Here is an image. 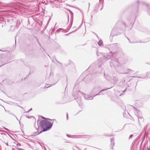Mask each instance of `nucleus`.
Masks as SVG:
<instances>
[{"mask_svg":"<svg viewBox=\"0 0 150 150\" xmlns=\"http://www.w3.org/2000/svg\"><path fill=\"white\" fill-rule=\"evenodd\" d=\"M41 117L44 119L41 120L40 123L41 127L43 129V131L50 129L52 127L53 124V122H51L50 120L51 121L52 120L45 119L42 116H41Z\"/></svg>","mask_w":150,"mask_h":150,"instance_id":"nucleus-1","label":"nucleus"}]
</instances>
